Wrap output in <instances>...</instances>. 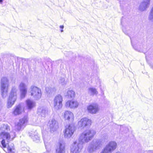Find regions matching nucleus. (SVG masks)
<instances>
[{
	"mask_svg": "<svg viewBox=\"0 0 153 153\" xmlns=\"http://www.w3.org/2000/svg\"><path fill=\"white\" fill-rule=\"evenodd\" d=\"M30 95L36 100H39L41 98L42 93L40 89L34 86H31L30 87Z\"/></svg>",
	"mask_w": 153,
	"mask_h": 153,
	"instance_id": "5",
	"label": "nucleus"
},
{
	"mask_svg": "<svg viewBox=\"0 0 153 153\" xmlns=\"http://www.w3.org/2000/svg\"><path fill=\"white\" fill-rule=\"evenodd\" d=\"M75 96V92L72 90H70L68 91L67 96L69 99L74 98Z\"/></svg>",
	"mask_w": 153,
	"mask_h": 153,
	"instance_id": "24",
	"label": "nucleus"
},
{
	"mask_svg": "<svg viewBox=\"0 0 153 153\" xmlns=\"http://www.w3.org/2000/svg\"><path fill=\"white\" fill-rule=\"evenodd\" d=\"M150 0H144L140 5V9L141 11L145 10L149 5Z\"/></svg>",
	"mask_w": 153,
	"mask_h": 153,
	"instance_id": "19",
	"label": "nucleus"
},
{
	"mask_svg": "<svg viewBox=\"0 0 153 153\" xmlns=\"http://www.w3.org/2000/svg\"><path fill=\"white\" fill-rule=\"evenodd\" d=\"M45 146L46 147V148H47V146L45 144Z\"/></svg>",
	"mask_w": 153,
	"mask_h": 153,
	"instance_id": "39",
	"label": "nucleus"
},
{
	"mask_svg": "<svg viewBox=\"0 0 153 153\" xmlns=\"http://www.w3.org/2000/svg\"><path fill=\"white\" fill-rule=\"evenodd\" d=\"M63 116L65 119L69 122H72L74 120V114L72 112L70 111H65Z\"/></svg>",
	"mask_w": 153,
	"mask_h": 153,
	"instance_id": "15",
	"label": "nucleus"
},
{
	"mask_svg": "<svg viewBox=\"0 0 153 153\" xmlns=\"http://www.w3.org/2000/svg\"><path fill=\"white\" fill-rule=\"evenodd\" d=\"M19 88L20 90H27V87L26 85L23 82H21L19 86Z\"/></svg>",
	"mask_w": 153,
	"mask_h": 153,
	"instance_id": "25",
	"label": "nucleus"
},
{
	"mask_svg": "<svg viewBox=\"0 0 153 153\" xmlns=\"http://www.w3.org/2000/svg\"><path fill=\"white\" fill-rule=\"evenodd\" d=\"M18 89L16 86H13L10 91L7 102V106L8 108L11 107L15 103L17 99V92Z\"/></svg>",
	"mask_w": 153,
	"mask_h": 153,
	"instance_id": "2",
	"label": "nucleus"
},
{
	"mask_svg": "<svg viewBox=\"0 0 153 153\" xmlns=\"http://www.w3.org/2000/svg\"><path fill=\"white\" fill-rule=\"evenodd\" d=\"M133 48L135 50L139 52H141L143 50V49L140 48H137L136 46H133Z\"/></svg>",
	"mask_w": 153,
	"mask_h": 153,
	"instance_id": "33",
	"label": "nucleus"
},
{
	"mask_svg": "<svg viewBox=\"0 0 153 153\" xmlns=\"http://www.w3.org/2000/svg\"><path fill=\"white\" fill-rule=\"evenodd\" d=\"M150 152L151 153H152L153 152H152V151H150Z\"/></svg>",
	"mask_w": 153,
	"mask_h": 153,
	"instance_id": "38",
	"label": "nucleus"
},
{
	"mask_svg": "<svg viewBox=\"0 0 153 153\" xmlns=\"http://www.w3.org/2000/svg\"><path fill=\"white\" fill-rule=\"evenodd\" d=\"M9 129V127L7 125H4L3 126H1V131H5V130H8Z\"/></svg>",
	"mask_w": 153,
	"mask_h": 153,
	"instance_id": "30",
	"label": "nucleus"
},
{
	"mask_svg": "<svg viewBox=\"0 0 153 153\" xmlns=\"http://www.w3.org/2000/svg\"><path fill=\"white\" fill-rule=\"evenodd\" d=\"M65 145L62 141H60L57 146L56 153H65Z\"/></svg>",
	"mask_w": 153,
	"mask_h": 153,
	"instance_id": "16",
	"label": "nucleus"
},
{
	"mask_svg": "<svg viewBox=\"0 0 153 153\" xmlns=\"http://www.w3.org/2000/svg\"><path fill=\"white\" fill-rule=\"evenodd\" d=\"M22 111V107L20 104L16 106L13 109V114L15 116L21 114Z\"/></svg>",
	"mask_w": 153,
	"mask_h": 153,
	"instance_id": "18",
	"label": "nucleus"
},
{
	"mask_svg": "<svg viewBox=\"0 0 153 153\" xmlns=\"http://www.w3.org/2000/svg\"><path fill=\"white\" fill-rule=\"evenodd\" d=\"M67 81L66 80L64 77H60L59 80V83L62 85H65L67 83Z\"/></svg>",
	"mask_w": 153,
	"mask_h": 153,
	"instance_id": "27",
	"label": "nucleus"
},
{
	"mask_svg": "<svg viewBox=\"0 0 153 153\" xmlns=\"http://www.w3.org/2000/svg\"><path fill=\"white\" fill-rule=\"evenodd\" d=\"M79 105V102L76 100H68L65 104V106L67 108L74 109L77 108Z\"/></svg>",
	"mask_w": 153,
	"mask_h": 153,
	"instance_id": "13",
	"label": "nucleus"
},
{
	"mask_svg": "<svg viewBox=\"0 0 153 153\" xmlns=\"http://www.w3.org/2000/svg\"><path fill=\"white\" fill-rule=\"evenodd\" d=\"M3 0H0V3H1L2 2Z\"/></svg>",
	"mask_w": 153,
	"mask_h": 153,
	"instance_id": "36",
	"label": "nucleus"
},
{
	"mask_svg": "<svg viewBox=\"0 0 153 153\" xmlns=\"http://www.w3.org/2000/svg\"><path fill=\"white\" fill-rule=\"evenodd\" d=\"M83 144L79 141L74 142L71 147V153H79L83 148Z\"/></svg>",
	"mask_w": 153,
	"mask_h": 153,
	"instance_id": "10",
	"label": "nucleus"
},
{
	"mask_svg": "<svg viewBox=\"0 0 153 153\" xmlns=\"http://www.w3.org/2000/svg\"><path fill=\"white\" fill-rule=\"evenodd\" d=\"M26 107L28 110H30L35 106V103L33 100L28 99L26 101Z\"/></svg>",
	"mask_w": 153,
	"mask_h": 153,
	"instance_id": "20",
	"label": "nucleus"
},
{
	"mask_svg": "<svg viewBox=\"0 0 153 153\" xmlns=\"http://www.w3.org/2000/svg\"><path fill=\"white\" fill-rule=\"evenodd\" d=\"M95 134L96 131L93 129H87L80 134L78 140L83 144L88 143L92 139Z\"/></svg>",
	"mask_w": 153,
	"mask_h": 153,
	"instance_id": "1",
	"label": "nucleus"
},
{
	"mask_svg": "<svg viewBox=\"0 0 153 153\" xmlns=\"http://www.w3.org/2000/svg\"><path fill=\"white\" fill-rule=\"evenodd\" d=\"M24 127L22 125L20 124L19 123L16 126V128L18 131H19L22 128H23Z\"/></svg>",
	"mask_w": 153,
	"mask_h": 153,
	"instance_id": "31",
	"label": "nucleus"
},
{
	"mask_svg": "<svg viewBox=\"0 0 153 153\" xmlns=\"http://www.w3.org/2000/svg\"><path fill=\"white\" fill-rule=\"evenodd\" d=\"M100 106L96 103H92L87 107L88 112L91 114H96L100 110Z\"/></svg>",
	"mask_w": 153,
	"mask_h": 153,
	"instance_id": "12",
	"label": "nucleus"
},
{
	"mask_svg": "<svg viewBox=\"0 0 153 153\" xmlns=\"http://www.w3.org/2000/svg\"><path fill=\"white\" fill-rule=\"evenodd\" d=\"M149 19L153 22V6L151 10L150 14L149 16Z\"/></svg>",
	"mask_w": 153,
	"mask_h": 153,
	"instance_id": "29",
	"label": "nucleus"
},
{
	"mask_svg": "<svg viewBox=\"0 0 153 153\" xmlns=\"http://www.w3.org/2000/svg\"><path fill=\"white\" fill-rule=\"evenodd\" d=\"M21 94V97L22 98H24L27 93V90H20V91Z\"/></svg>",
	"mask_w": 153,
	"mask_h": 153,
	"instance_id": "28",
	"label": "nucleus"
},
{
	"mask_svg": "<svg viewBox=\"0 0 153 153\" xmlns=\"http://www.w3.org/2000/svg\"><path fill=\"white\" fill-rule=\"evenodd\" d=\"M29 136L32 138L34 141H36L39 140L40 137L39 136L38 133L36 132H34V134H30Z\"/></svg>",
	"mask_w": 153,
	"mask_h": 153,
	"instance_id": "21",
	"label": "nucleus"
},
{
	"mask_svg": "<svg viewBox=\"0 0 153 153\" xmlns=\"http://www.w3.org/2000/svg\"><path fill=\"white\" fill-rule=\"evenodd\" d=\"M102 139L105 140H107L108 139V135L106 134L104 135L102 137Z\"/></svg>",
	"mask_w": 153,
	"mask_h": 153,
	"instance_id": "34",
	"label": "nucleus"
},
{
	"mask_svg": "<svg viewBox=\"0 0 153 153\" xmlns=\"http://www.w3.org/2000/svg\"><path fill=\"white\" fill-rule=\"evenodd\" d=\"M1 91L2 97H6L8 91L9 86V80L6 77L2 78L0 82Z\"/></svg>",
	"mask_w": 153,
	"mask_h": 153,
	"instance_id": "3",
	"label": "nucleus"
},
{
	"mask_svg": "<svg viewBox=\"0 0 153 153\" xmlns=\"http://www.w3.org/2000/svg\"><path fill=\"white\" fill-rule=\"evenodd\" d=\"M16 134L14 132H11L10 134L6 131H2L0 133V138L3 139L1 141V144L3 147L5 148L6 147L4 139L7 140H13Z\"/></svg>",
	"mask_w": 153,
	"mask_h": 153,
	"instance_id": "4",
	"label": "nucleus"
},
{
	"mask_svg": "<svg viewBox=\"0 0 153 153\" xmlns=\"http://www.w3.org/2000/svg\"><path fill=\"white\" fill-rule=\"evenodd\" d=\"M75 131L74 126L71 124L65 126V128L64 132V136L67 139L71 138Z\"/></svg>",
	"mask_w": 153,
	"mask_h": 153,
	"instance_id": "7",
	"label": "nucleus"
},
{
	"mask_svg": "<svg viewBox=\"0 0 153 153\" xmlns=\"http://www.w3.org/2000/svg\"><path fill=\"white\" fill-rule=\"evenodd\" d=\"M48 124L51 132L56 131L59 128L58 123L54 119L50 120L49 121Z\"/></svg>",
	"mask_w": 153,
	"mask_h": 153,
	"instance_id": "14",
	"label": "nucleus"
},
{
	"mask_svg": "<svg viewBox=\"0 0 153 153\" xmlns=\"http://www.w3.org/2000/svg\"><path fill=\"white\" fill-rule=\"evenodd\" d=\"M48 111L45 107H41L38 108L37 113L39 115L42 117H45L47 114Z\"/></svg>",
	"mask_w": 153,
	"mask_h": 153,
	"instance_id": "17",
	"label": "nucleus"
},
{
	"mask_svg": "<svg viewBox=\"0 0 153 153\" xmlns=\"http://www.w3.org/2000/svg\"><path fill=\"white\" fill-rule=\"evenodd\" d=\"M60 27L61 28L63 29L64 28V26L63 25H61L60 26Z\"/></svg>",
	"mask_w": 153,
	"mask_h": 153,
	"instance_id": "35",
	"label": "nucleus"
},
{
	"mask_svg": "<svg viewBox=\"0 0 153 153\" xmlns=\"http://www.w3.org/2000/svg\"><path fill=\"white\" fill-rule=\"evenodd\" d=\"M61 32H63V30H61Z\"/></svg>",
	"mask_w": 153,
	"mask_h": 153,
	"instance_id": "37",
	"label": "nucleus"
},
{
	"mask_svg": "<svg viewBox=\"0 0 153 153\" xmlns=\"http://www.w3.org/2000/svg\"><path fill=\"white\" fill-rule=\"evenodd\" d=\"M7 149L9 151L8 153H15L13 152L14 149L13 147H11L8 146L7 147Z\"/></svg>",
	"mask_w": 153,
	"mask_h": 153,
	"instance_id": "32",
	"label": "nucleus"
},
{
	"mask_svg": "<svg viewBox=\"0 0 153 153\" xmlns=\"http://www.w3.org/2000/svg\"><path fill=\"white\" fill-rule=\"evenodd\" d=\"M117 145V143L115 142H110L100 153H111L116 149Z\"/></svg>",
	"mask_w": 153,
	"mask_h": 153,
	"instance_id": "8",
	"label": "nucleus"
},
{
	"mask_svg": "<svg viewBox=\"0 0 153 153\" xmlns=\"http://www.w3.org/2000/svg\"><path fill=\"white\" fill-rule=\"evenodd\" d=\"M62 97L60 95H57L55 97L53 101V105L55 109L59 110L62 108Z\"/></svg>",
	"mask_w": 153,
	"mask_h": 153,
	"instance_id": "9",
	"label": "nucleus"
},
{
	"mask_svg": "<svg viewBox=\"0 0 153 153\" xmlns=\"http://www.w3.org/2000/svg\"><path fill=\"white\" fill-rule=\"evenodd\" d=\"M27 121V117H24L23 118L20 120L19 123L24 127L25 126V124Z\"/></svg>",
	"mask_w": 153,
	"mask_h": 153,
	"instance_id": "26",
	"label": "nucleus"
},
{
	"mask_svg": "<svg viewBox=\"0 0 153 153\" xmlns=\"http://www.w3.org/2000/svg\"><path fill=\"white\" fill-rule=\"evenodd\" d=\"M91 124V120L87 118L81 119L78 123V126L82 128L85 127H89Z\"/></svg>",
	"mask_w": 153,
	"mask_h": 153,
	"instance_id": "11",
	"label": "nucleus"
},
{
	"mask_svg": "<svg viewBox=\"0 0 153 153\" xmlns=\"http://www.w3.org/2000/svg\"><path fill=\"white\" fill-rule=\"evenodd\" d=\"M46 90L47 92L49 94H54L56 91V89L54 87L52 88L46 87Z\"/></svg>",
	"mask_w": 153,
	"mask_h": 153,
	"instance_id": "23",
	"label": "nucleus"
},
{
	"mask_svg": "<svg viewBox=\"0 0 153 153\" xmlns=\"http://www.w3.org/2000/svg\"><path fill=\"white\" fill-rule=\"evenodd\" d=\"M88 93L91 95H97L98 92L95 88L91 87L88 89Z\"/></svg>",
	"mask_w": 153,
	"mask_h": 153,
	"instance_id": "22",
	"label": "nucleus"
},
{
	"mask_svg": "<svg viewBox=\"0 0 153 153\" xmlns=\"http://www.w3.org/2000/svg\"><path fill=\"white\" fill-rule=\"evenodd\" d=\"M101 145V141L100 140H94L88 146V151L90 153H92L99 149Z\"/></svg>",
	"mask_w": 153,
	"mask_h": 153,
	"instance_id": "6",
	"label": "nucleus"
}]
</instances>
